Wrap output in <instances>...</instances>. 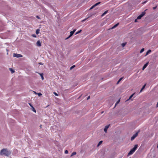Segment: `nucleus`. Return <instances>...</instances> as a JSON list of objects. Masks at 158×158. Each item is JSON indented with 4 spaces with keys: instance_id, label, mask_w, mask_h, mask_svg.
Instances as JSON below:
<instances>
[{
    "instance_id": "nucleus-1",
    "label": "nucleus",
    "mask_w": 158,
    "mask_h": 158,
    "mask_svg": "<svg viewBox=\"0 0 158 158\" xmlns=\"http://www.w3.org/2000/svg\"><path fill=\"white\" fill-rule=\"evenodd\" d=\"M11 153V152L7 150V149L4 148L0 152L1 155H5L6 156H9Z\"/></svg>"
},
{
    "instance_id": "nucleus-2",
    "label": "nucleus",
    "mask_w": 158,
    "mask_h": 158,
    "mask_svg": "<svg viewBox=\"0 0 158 158\" xmlns=\"http://www.w3.org/2000/svg\"><path fill=\"white\" fill-rule=\"evenodd\" d=\"M137 148L138 145L137 144L135 145L134 146V148L130 151L128 153V155H132L133 153L135 152L136 150L137 149Z\"/></svg>"
},
{
    "instance_id": "nucleus-3",
    "label": "nucleus",
    "mask_w": 158,
    "mask_h": 158,
    "mask_svg": "<svg viewBox=\"0 0 158 158\" xmlns=\"http://www.w3.org/2000/svg\"><path fill=\"white\" fill-rule=\"evenodd\" d=\"M13 56L14 57L17 58L22 57L23 56L22 55L17 53H14Z\"/></svg>"
},
{
    "instance_id": "nucleus-4",
    "label": "nucleus",
    "mask_w": 158,
    "mask_h": 158,
    "mask_svg": "<svg viewBox=\"0 0 158 158\" xmlns=\"http://www.w3.org/2000/svg\"><path fill=\"white\" fill-rule=\"evenodd\" d=\"M139 132V131H138V132H136L135 134H134L133 135V136L131 138V140H132L135 139V138L138 135Z\"/></svg>"
},
{
    "instance_id": "nucleus-5",
    "label": "nucleus",
    "mask_w": 158,
    "mask_h": 158,
    "mask_svg": "<svg viewBox=\"0 0 158 158\" xmlns=\"http://www.w3.org/2000/svg\"><path fill=\"white\" fill-rule=\"evenodd\" d=\"M145 14V13L144 12H143L139 16H138L137 17V19H140Z\"/></svg>"
},
{
    "instance_id": "nucleus-6",
    "label": "nucleus",
    "mask_w": 158,
    "mask_h": 158,
    "mask_svg": "<svg viewBox=\"0 0 158 158\" xmlns=\"http://www.w3.org/2000/svg\"><path fill=\"white\" fill-rule=\"evenodd\" d=\"M29 105L31 107V110L34 112L35 113H36V110L35 109V108L33 107V106L30 103H28Z\"/></svg>"
},
{
    "instance_id": "nucleus-7",
    "label": "nucleus",
    "mask_w": 158,
    "mask_h": 158,
    "mask_svg": "<svg viewBox=\"0 0 158 158\" xmlns=\"http://www.w3.org/2000/svg\"><path fill=\"white\" fill-rule=\"evenodd\" d=\"M100 3V2H98V3H97L95 4L94 5L92 6L90 8V10H91L92 9H93L96 6H97Z\"/></svg>"
},
{
    "instance_id": "nucleus-8",
    "label": "nucleus",
    "mask_w": 158,
    "mask_h": 158,
    "mask_svg": "<svg viewBox=\"0 0 158 158\" xmlns=\"http://www.w3.org/2000/svg\"><path fill=\"white\" fill-rule=\"evenodd\" d=\"M109 126H110V125H107L105 127L104 129V131L105 132V133H106L107 132V129H108V128L109 127Z\"/></svg>"
},
{
    "instance_id": "nucleus-9",
    "label": "nucleus",
    "mask_w": 158,
    "mask_h": 158,
    "mask_svg": "<svg viewBox=\"0 0 158 158\" xmlns=\"http://www.w3.org/2000/svg\"><path fill=\"white\" fill-rule=\"evenodd\" d=\"M36 45L38 47H40L41 46V43L40 40H38L36 43Z\"/></svg>"
},
{
    "instance_id": "nucleus-10",
    "label": "nucleus",
    "mask_w": 158,
    "mask_h": 158,
    "mask_svg": "<svg viewBox=\"0 0 158 158\" xmlns=\"http://www.w3.org/2000/svg\"><path fill=\"white\" fill-rule=\"evenodd\" d=\"M76 31V29H74L73 31H71L70 33V34L69 35V37H71L72 36Z\"/></svg>"
},
{
    "instance_id": "nucleus-11",
    "label": "nucleus",
    "mask_w": 158,
    "mask_h": 158,
    "mask_svg": "<svg viewBox=\"0 0 158 158\" xmlns=\"http://www.w3.org/2000/svg\"><path fill=\"white\" fill-rule=\"evenodd\" d=\"M148 64V62L146 64H145L143 66L142 68V70H143L145 68L147 67Z\"/></svg>"
},
{
    "instance_id": "nucleus-12",
    "label": "nucleus",
    "mask_w": 158,
    "mask_h": 158,
    "mask_svg": "<svg viewBox=\"0 0 158 158\" xmlns=\"http://www.w3.org/2000/svg\"><path fill=\"white\" fill-rule=\"evenodd\" d=\"M146 85V84H145L143 86L142 88V89H141L140 90V92H142L143 90L145 88Z\"/></svg>"
},
{
    "instance_id": "nucleus-13",
    "label": "nucleus",
    "mask_w": 158,
    "mask_h": 158,
    "mask_svg": "<svg viewBox=\"0 0 158 158\" xmlns=\"http://www.w3.org/2000/svg\"><path fill=\"white\" fill-rule=\"evenodd\" d=\"M151 52V50H148L146 52V54L145 55V56L148 55Z\"/></svg>"
},
{
    "instance_id": "nucleus-14",
    "label": "nucleus",
    "mask_w": 158,
    "mask_h": 158,
    "mask_svg": "<svg viewBox=\"0 0 158 158\" xmlns=\"http://www.w3.org/2000/svg\"><path fill=\"white\" fill-rule=\"evenodd\" d=\"M38 74H40V75L41 76L42 79L43 80L44 79V77L43 76V74L42 73H38Z\"/></svg>"
},
{
    "instance_id": "nucleus-15",
    "label": "nucleus",
    "mask_w": 158,
    "mask_h": 158,
    "mask_svg": "<svg viewBox=\"0 0 158 158\" xmlns=\"http://www.w3.org/2000/svg\"><path fill=\"white\" fill-rule=\"evenodd\" d=\"M108 10H106V11H105L103 13V14L102 15V16H104L105 15H106V14L107 12H108Z\"/></svg>"
},
{
    "instance_id": "nucleus-16",
    "label": "nucleus",
    "mask_w": 158,
    "mask_h": 158,
    "mask_svg": "<svg viewBox=\"0 0 158 158\" xmlns=\"http://www.w3.org/2000/svg\"><path fill=\"white\" fill-rule=\"evenodd\" d=\"M102 143V141H100L99 142L97 146L98 147H99V145H100Z\"/></svg>"
},
{
    "instance_id": "nucleus-17",
    "label": "nucleus",
    "mask_w": 158,
    "mask_h": 158,
    "mask_svg": "<svg viewBox=\"0 0 158 158\" xmlns=\"http://www.w3.org/2000/svg\"><path fill=\"white\" fill-rule=\"evenodd\" d=\"M134 94H132L131 96H130V97H129V98L128 99H127V101H128L130 99L132 98V97L134 95Z\"/></svg>"
},
{
    "instance_id": "nucleus-18",
    "label": "nucleus",
    "mask_w": 158,
    "mask_h": 158,
    "mask_svg": "<svg viewBox=\"0 0 158 158\" xmlns=\"http://www.w3.org/2000/svg\"><path fill=\"white\" fill-rule=\"evenodd\" d=\"M76 152H73L72 153V154H71V156H73V155H76Z\"/></svg>"
},
{
    "instance_id": "nucleus-19",
    "label": "nucleus",
    "mask_w": 158,
    "mask_h": 158,
    "mask_svg": "<svg viewBox=\"0 0 158 158\" xmlns=\"http://www.w3.org/2000/svg\"><path fill=\"white\" fill-rule=\"evenodd\" d=\"M123 79V77H121V78L118 81V82H117V84H118L119 82H120V81L122 79Z\"/></svg>"
},
{
    "instance_id": "nucleus-20",
    "label": "nucleus",
    "mask_w": 158,
    "mask_h": 158,
    "mask_svg": "<svg viewBox=\"0 0 158 158\" xmlns=\"http://www.w3.org/2000/svg\"><path fill=\"white\" fill-rule=\"evenodd\" d=\"M118 23H117V24H115L113 27H112V29H113V28H115L118 25Z\"/></svg>"
},
{
    "instance_id": "nucleus-21",
    "label": "nucleus",
    "mask_w": 158,
    "mask_h": 158,
    "mask_svg": "<svg viewBox=\"0 0 158 158\" xmlns=\"http://www.w3.org/2000/svg\"><path fill=\"white\" fill-rule=\"evenodd\" d=\"M39 31H40L39 29H38L36 30V33L37 34H38L39 33Z\"/></svg>"
},
{
    "instance_id": "nucleus-22",
    "label": "nucleus",
    "mask_w": 158,
    "mask_h": 158,
    "mask_svg": "<svg viewBox=\"0 0 158 158\" xmlns=\"http://www.w3.org/2000/svg\"><path fill=\"white\" fill-rule=\"evenodd\" d=\"M81 30H80L79 31L77 32L76 33L75 35H77V34L79 33H80L81 32Z\"/></svg>"
},
{
    "instance_id": "nucleus-23",
    "label": "nucleus",
    "mask_w": 158,
    "mask_h": 158,
    "mask_svg": "<svg viewBox=\"0 0 158 158\" xmlns=\"http://www.w3.org/2000/svg\"><path fill=\"white\" fill-rule=\"evenodd\" d=\"M9 69L12 73H14L15 71L14 70H13L12 69L10 68Z\"/></svg>"
},
{
    "instance_id": "nucleus-24",
    "label": "nucleus",
    "mask_w": 158,
    "mask_h": 158,
    "mask_svg": "<svg viewBox=\"0 0 158 158\" xmlns=\"http://www.w3.org/2000/svg\"><path fill=\"white\" fill-rule=\"evenodd\" d=\"M144 48H142V49L141 50H140V53H142V52H143L144 51Z\"/></svg>"
},
{
    "instance_id": "nucleus-25",
    "label": "nucleus",
    "mask_w": 158,
    "mask_h": 158,
    "mask_svg": "<svg viewBox=\"0 0 158 158\" xmlns=\"http://www.w3.org/2000/svg\"><path fill=\"white\" fill-rule=\"evenodd\" d=\"M126 43H123L121 45L123 47H124L126 45Z\"/></svg>"
},
{
    "instance_id": "nucleus-26",
    "label": "nucleus",
    "mask_w": 158,
    "mask_h": 158,
    "mask_svg": "<svg viewBox=\"0 0 158 158\" xmlns=\"http://www.w3.org/2000/svg\"><path fill=\"white\" fill-rule=\"evenodd\" d=\"M37 94L39 97L42 95V94L41 93H38Z\"/></svg>"
},
{
    "instance_id": "nucleus-27",
    "label": "nucleus",
    "mask_w": 158,
    "mask_h": 158,
    "mask_svg": "<svg viewBox=\"0 0 158 158\" xmlns=\"http://www.w3.org/2000/svg\"><path fill=\"white\" fill-rule=\"evenodd\" d=\"M75 65H73L72 66H71L70 68V69H72L73 68H74L75 67Z\"/></svg>"
},
{
    "instance_id": "nucleus-28",
    "label": "nucleus",
    "mask_w": 158,
    "mask_h": 158,
    "mask_svg": "<svg viewBox=\"0 0 158 158\" xmlns=\"http://www.w3.org/2000/svg\"><path fill=\"white\" fill-rule=\"evenodd\" d=\"M53 94L56 96H58V94L56 93L55 92H54L53 93Z\"/></svg>"
},
{
    "instance_id": "nucleus-29",
    "label": "nucleus",
    "mask_w": 158,
    "mask_h": 158,
    "mask_svg": "<svg viewBox=\"0 0 158 158\" xmlns=\"http://www.w3.org/2000/svg\"><path fill=\"white\" fill-rule=\"evenodd\" d=\"M68 150H66L65 151V154H68Z\"/></svg>"
},
{
    "instance_id": "nucleus-30",
    "label": "nucleus",
    "mask_w": 158,
    "mask_h": 158,
    "mask_svg": "<svg viewBox=\"0 0 158 158\" xmlns=\"http://www.w3.org/2000/svg\"><path fill=\"white\" fill-rule=\"evenodd\" d=\"M32 35L34 37H36V35L35 34Z\"/></svg>"
},
{
    "instance_id": "nucleus-31",
    "label": "nucleus",
    "mask_w": 158,
    "mask_h": 158,
    "mask_svg": "<svg viewBox=\"0 0 158 158\" xmlns=\"http://www.w3.org/2000/svg\"><path fill=\"white\" fill-rule=\"evenodd\" d=\"M119 101H120V100H119L116 103V104H115V106L117 104H118V103H119Z\"/></svg>"
},
{
    "instance_id": "nucleus-32",
    "label": "nucleus",
    "mask_w": 158,
    "mask_h": 158,
    "mask_svg": "<svg viewBox=\"0 0 158 158\" xmlns=\"http://www.w3.org/2000/svg\"><path fill=\"white\" fill-rule=\"evenodd\" d=\"M156 7H157V6H156L155 7H153V10H155V9H156Z\"/></svg>"
},
{
    "instance_id": "nucleus-33",
    "label": "nucleus",
    "mask_w": 158,
    "mask_h": 158,
    "mask_svg": "<svg viewBox=\"0 0 158 158\" xmlns=\"http://www.w3.org/2000/svg\"><path fill=\"white\" fill-rule=\"evenodd\" d=\"M83 19V20H82V22H84L85 21L86 19Z\"/></svg>"
},
{
    "instance_id": "nucleus-34",
    "label": "nucleus",
    "mask_w": 158,
    "mask_h": 158,
    "mask_svg": "<svg viewBox=\"0 0 158 158\" xmlns=\"http://www.w3.org/2000/svg\"><path fill=\"white\" fill-rule=\"evenodd\" d=\"M34 94H37V93H36V92H35V91H34Z\"/></svg>"
},
{
    "instance_id": "nucleus-35",
    "label": "nucleus",
    "mask_w": 158,
    "mask_h": 158,
    "mask_svg": "<svg viewBox=\"0 0 158 158\" xmlns=\"http://www.w3.org/2000/svg\"><path fill=\"white\" fill-rule=\"evenodd\" d=\"M36 18H37L38 19H40V17H39V16H36Z\"/></svg>"
},
{
    "instance_id": "nucleus-36",
    "label": "nucleus",
    "mask_w": 158,
    "mask_h": 158,
    "mask_svg": "<svg viewBox=\"0 0 158 158\" xmlns=\"http://www.w3.org/2000/svg\"><path fill=\"white\" fill-rule=\"evenodd\" d=\"M69 37V36L66 39H68L70 37Z\"/></svg>"
},
{
    "instance_id": "nucleus-37",
    "label": "nucleus",
    "mask_w": 158,
    "mask_h": 158,
    "mask_svg": "<svg viewBox=\"0 0 158 158\" xmlns=\"http://www.w3.org/2000/svg\"><path fill=\"white\" fill-rule=\"evenodd\" d=\"M156 107H158V102H157V104H156Z\"/></svg>"
},
{
    "instance_id": "nucleus-38",
    "label": "nucleus",
    "mask_w": 158,
    "mask_h": 158,
    "mask_svg": "<svg viewBox=\"0 0 158 158\" xmlns=\"http://www.w3.org/2000/svg\"><path fill=\"white\" fill-rule=\"evenodd\" d=\"M156 107H158V102H157V104H156Z\"/></svg>"
},
{
    "instance_id": "nucleus-39",
    "label": "nucleus",
    "mask_w": 158,
    "mask_h": 158,
    "mask_svg": "<svg viewBox=\"0 0 158 158\" xmlns=\"http://www.w3.org/2000/svg\"><path fill=\"white\" fill-rule=\"evenodd\" d=\"M89 98H90V96H88V97L87 98V100H88V99H89Z\"/></svg>"
},
{
    "instance_id": "nucleus-40",
    "label": "nucleus",
    "mask_w": 158,
    "mask_h": 158,
    "mask_svg": "<svg viewBox=\"0 0 158 158\" xmlns=\"http://www.w3.org/2000/svg\"><path fill=\"white\" fill-rule=\"evenodd\" d=\"M137 19H135V22H137Z\"/></svg>"
},
{
    "instance_id": "nucleus-41",
    "label": "nucleus",
    "mask_w": 158,
    "mask_h": 158,
    "mask_svg": "<svg viewBox=\"0 0 158 158\" xmlns=\"http://www.w3.org/2000/svg\"><path fill=\"white\" fill-rule=\"evenodd\" d=\"M39 64H42V63H40Z\"/></svg>"
},
{
    "instance_id": "nucleus-42",
    "label": "nucleus",
    "mask_w": 158,
    "mask_h": 158,
    "mask_svg": "<svg viewBox=\"0 0 158 158\" xmlns=\"http://www.w3.org/2000/svg\"><path fill=\"white\" fill-rule=\"evenodd\" d=\"M146 2H144L143 3H146Z\"/></svg>"
}]
</instances>
